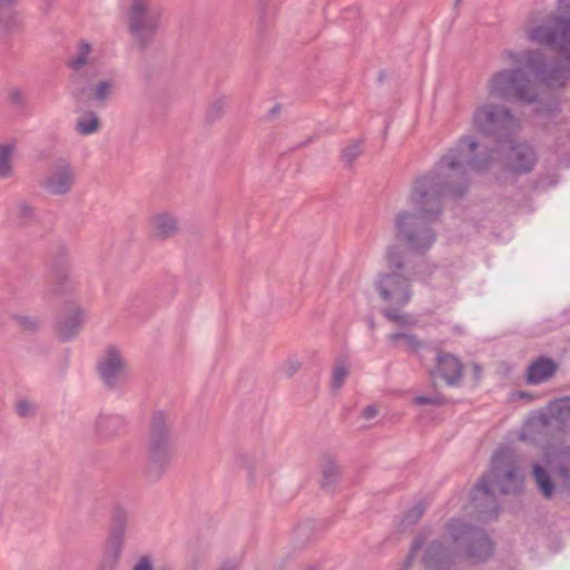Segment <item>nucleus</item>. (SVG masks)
<instances>
[{"instance_id":"obj_1","label":"nucleus","mask_w":570,"mask_h":570,"mask_svg":"<svg viewBox=\"0 0 570 570\" xmlns=\"http://www.w3.org/2000/svg\"><path fill=\"white\" fill-rule=\"evenodd\" d=\"M479 140L471 135L458 139L455 147L443 155L434 168L412 184L409 200L417 213L401 210L394 219L395 239L410 249L424 255L436 239L431 224L444 210V197H463L469 189L468 168L475 173L488 171L494 161V153H478Z\"/></svg>"},{"instance_id":"obj_2","label":"nucleus","mask_w":570,"mask_h":570,"mask_svg":"<svg viewBox=\"0 0 570 570\" xmlns=\"http://www.w3.org/2000/svg\"><path fill=\"white\" fill-rule=\"evenodd\" d=\"M492 478L501 494L519 493L523 488V475L508 448L498 450L493 455ZM492 479L483 474L470 492L475 518L487 522L498 515L500 505L491 490Z\"/></svg>"},{"instance_id":"obj_3","label":"nucleus","mask_w":570,"mask_h":570,"mask_svg":"<svg viewBox=\"0 0 570 570\" xmlns=\"http://www.w3.org/2000/svg\"><path fill=\"white\" fill-rule=\"evenodd\" d=\"M489 94L502 100L515 99L527 105L537 104L535 115L547 119L556 117L561 111L559 100H539V94L523 68L502 69L495 72L490 79Z\"/></svg>"},{"instance_id":"obj_4","label":"nucleus","mask_w":570,"mask_h":570,"mask_svg":"<svg viewBox=\"0 0 570 570\" xmlns=\"http://www.w3.org/2000/svg\"><path fill=\"white\" fill-rule=\"evenodd\" d=\"M519 127L518 118L512 114L510 108L503 105L488 102L476 107L472 115L473 130L478 135L490 138L497 144V147L489 148L479 142L480 147L478 148V153H494V164L499 148H502L504 142L511 141Z\"/></svg>"},{"instance_id":"obj_5","label":"nucleus","mask_w":570,"mask_h":570,"mask_svg":"<svg viewBox=\"0 0 570 570\" xmlns=\"http://www.w3.org/2000/svg\"><path fill=\"white\" fill-rule=\"evenodd\" d=\"M147 454L146 473L150 481L156 482L165 474L175 454L173 423L163 411L153 414Z\"/></svg>"},{"instance_id":"obj_6","label":"nucleus","mask_w":570,"mask_h":570,"mask_svg":"<svg viewBox=\"0 0 570 570\" xmlns=\"http://www.w3.org/2000/svg\"><path fill=\"white\" fill-rule=\"evenodd\" d=\"M444 531L455 550H462L465 558L474 564L487 562L494 553V543L487 532L461 518L449 519Z\"/></svg>"},{"instance_id":"obj_7","label":"nucleus","mask_w":570,"mask_h":570,"mask_svg":"<svg viewBox=\"0 0 570 570\" xmlns=\"http://www.w3.org/2000/svg\"><path fill=\"white\" fill-rule=\"evenodd\" d=\"M128 29L140 50L147 49L160 26L161 11L150 8L148 0H132L128 12Z\"/></svg>"},{"instance_id":"obj_8","label":"nucleus","mask_w":570,"mask_h":570,"mask_svg":"<svg viewBox=\"0 0 570 570\" xmlns=\"http://www.w3.org/2000/svg\"><path fill=\"white\" fill-rule=\"evenodd\" d=\"M127 511L117 505L112 510L111 527L104 544L102 557L98 570H116L124 550L125 534L128 524Z\"/></svg>"},{"instance_id":"obj_9","label":"nucleus","mask_w":570,"mask_h":570,"mask_svg":"<svg viewBox=\"0 0 570 570\" xmlns=\"http://www.w3.org/2000/svg\"><path fill=\"white\" fill-rule=\"evenodd\" d=\"M504 53L517 62H523L540 83L547 87H551L557 82L564 85V68L559 63H549L546 53L541 50H527L522 59L520 55L510 50L504 51Z\"/></svg>"},{"instance_id":"obj_10","label":"nucleus","mask_w":570,"mask_h":570,"mask_svg":"<svg viewBox=\"0 0 570 570\" xmlns=\"http://www.w3.org/2000/svg\"><path fill=\"white\" fill-rule=\"evenodd\" d=\"M91 52L90 43L81 41L78 45V52L73 58L67 61V67L71 70L70 81L72 98L82 99L85 95V85L96 80L99 76V68L94 60L89 58Z\"/></svg>"},{"instance_id":"obj_11","label":"nucleus","mask_w":570,"mask_h":570,"mask_svg":"<svg viewBox=\"0 0 570 570\" xmlns=\"http://www.w3.org/2000/svg\"><path fill=\"white\" fill-rule=\"evenodd\" d=\"M414 276L399 272L380 274L375 289L387 306L404 307L412 297L411 281Z\"/></svg>"},{"instance_id":"obj_12","label":"nucleus","mask_w":570,"mask_h":570,"mask_svg":"<svg viewBox=\"0 0 570 570\" xmlns=\"http://www.w3.org/2000/svg\"><path fill=\"white\" fill-rule=\"evenodd\" d=\"M127 362L115 345H109L97 362V372L109 391L121 389L127 382Z\"/></svg>"},{"instance_id":"obj_13","label":"nucleus","mask_w":570,"mask_h":570,"mask_svg":"<svg viewBox=\"0 0 570 570\" xmlns=\"http://www.w3.org/2000/svg\"><path fill=\"white\" fill-rule=\"evenodd\" d=\"M508 147L504 157V169L509 173L522 175L533 170L537 164V154L534 149L523 142H514L513 138L510 142H504L502 149ZM502 150L499 148L497 159L501 155Z\"/></svg>"},{"instance_id":"obj_14","label":"nucleus","mask_w":570,"mask_h":570,"mask_svg":"<svg viewBox=\"0 0 570 570\" xmlns=\"http://www.w3.org/2000/svg\"><path fill=\"white\" fill-rule=\"evenodd\" d=\"M85 322V311L72 301H66L61 313L57 316L55 331L60 342L73 340Z\"/></svg>"},{"instance_id":"obj_15","label":"nucleus","mask_w":570,"mask_h":570,"mask_svg":"<svg viewBox=\"0 0 570 570\" xmlns=\"http://www.w3.org/2000/svg\"><path fill=\"white\" fill-rule=\"evenodd\" d=\"M52 286L47 293L48 296H67L72 291V282L69 278L67 247L59 245L53 255L51 265Z\"/></svg>"},{"instance_id":"obj_16","label":"nucleus","mask_w":570,"mask_h":570,"mask_svg":"<svg viewBox=\"0 0 570 570\" xmlns=\"http://www.w3.org/2000/svg\"><path fill=\"white\" fill-rule=\"evenodd\" d=\"M75 183L76 175L70 163L60 159L43 179L41 186L50 195L63 196L72 189Z\"/></svg>"},{"instance_id":"obj_17","label":"nucleus","mask_w":570,"mask_h":570,"mask_svg":"<svg viewBox=\"0 0 570 570\" xmlns=\"http://www.w3.org/2000/svg\"><path fill=\"white\" fill-rule=\"evenodd\" d=\"M455 550L441 539L432 540L424 550L422 562L429 570H455Z\"/></svg>"},{"instance_id":"obj_18","label":"nucleus","mask_w":570,"mask_h":570,"mask_svg":"<svg viewBox=\"0 0 570 570\" xmlns=\"http://www.w3.org/2000/svg\"><path fill=\"white\" fill-rule=\"evenodd\" d=\"M435 368L440 377L449 386H459L463 377V364L458 356L438 351L435 356Z\"/></svg>"},{"instance_id":"obj_19","label":"nucleus","mask_w":570,"mask_h":570,"mask_svg":"<svg viewBox=\"0 0 570 570\" xmlns=\"http://www.w3.org/2000/svg\"><path fill=\"white\" fill-rule=\"evenodd\" d=\"M83 87V98H73L77 105L94 104L97 107H104L116 91V82L112 79H104L98 82L94 80L90 83H86Z\"/></svg>"},{"instance_id":"obj_20","label":"nucleus","mask_w":570,"mask_h":570,"mask_svg":"<svg viewBox=\"0 0 570 570\" xmlns=\"http://www.w3.org/2000/svg\"><path fill=\"white\" fill-rule=\"evenodd\" d=\"M557 371L558 364L551 357L541 355L528 365L525 381L528 384L538 385L554 376Z\"/></svg>"},{"instance_id":"obj_21","label":"nucleus","mask_w":570,"mask_h":570,"mask_svg":"<svg viewBox=\"0 0 570 570\" xmlns=\"http://www.w3.org/2000/svg\"><path fill=\"white\" fill-rule=\"evenodd\" d=\"M126 426V420L118 414L100 413L95 422V434L100 441H109L120 434Z\"/></svg>"},{"instance_id":"obj_22","label":"nucleus","mask_w":570,"mask_h":570,"mask_svg":"<svg viewBox=\"0 0 570 570\" xmlns=\"http://www.w3.org/2000/svg\"><path fill=\"white\" fill-rule=\"evenodd\" d=\"M386 262L392 272H399L410 276H419L422 272L416 269V267L425 266L424 259L420 258V263L416 266L411 268L407 267V264L403 258V253L397 246L389 247L386 252Z\"/></svg>"},{"instance_id":"obj_23","label":"nucleus","mask_w":570,"mask_h":570,"mask_svg":"<svg viewBox=\"0 0 570 570\" xmlns=\"http://www.w3.org/2000/svg\"><path fill=\"white\" fill-rule=\"evenodd\" d=\"M321 488L325 491H333L342 476V470L340 465L332 456L325 455L321 463Z\"/></svg>"},{"instance_id":"obj_24","label":"nucleus","mask_w":570,"mask_h":570,"mask_svg":"<svg viewBox=\"0 0 570 570\" xmlns=\"http://www.w3.org/2000/svg\"><path fill=\"white\" fill-rule=\"evenodd\" d=\"M153 235L158 239L171 237L177 232V220L169 214L156 215L151 220Z\"/></svg>"},{"instance_id":"obj_25","label":"nucleus","mask_w":570,"mask_h":570,"mask_svg":"<svg viewBox=\"0 0 570 570\" xmlns=\"http://www.w3.org/2000/svg\"><path fill=\"white\" fill-rule=\"evenodd\" d=\"M532 475L541 494L550 499L556 491V484L549 471L539 463H535L532 468Z\"/></svg>"},{"instance_id":"obj_26","label":"nucleus","mask_w":570,"mask_h":570,"mask_svg":"<svg viewBox=\"0 0 570 570\" xmlns=\"http://www.w3.org/2000/svg\"><path fill=\"white\" fill-rule=\"evenodd\" d=\"M551 417L561 426H570V396L561 397L549 404Z\"/></svg>"},{"instance_id":"obj_27","label":"nucleus","mask_w":570,"mask_h":570,"mask_svg":"<svg viewBox=\"0 0 570 570\" xmlns=\"http://www.w3.org/2000/svg\"><path fill=\"white\" fill-rule=\"evenodd\" d=\"M101 128V121L99 117L92 110L86 111L76 121L75 129L79 135L89 136Z\"/></svg>"},{"instance_id":"obj_28","label":"nucleus","mask_w":570,"mask_h":570,"mask_svg":"<svg viewBox=\"0 0 570 570\" xmlns=\"http://www.w3.org/2000/svg\"><path fill=\"white\" fill-rule=\"evenodd\" d=\"M387 340L393 347H399V344L402 341L406 347V351L415 354L419 353V351L423 347V342L419 340L416 335L410 333H391L387 335Z\"/></svg>"},{"instance_id":"obj_29","label":"nucleus","mask_w":570,"mask_h":570,"mask_svg":"<svg viewBox=\"0 0 570 570\" xmlns=\"http://www.w3.org/2000/svg\"><path fill=\"white\" fill-rule=\"evenodd\" d=\"M403 307L386 306L381 311L383 317L390 322H393L400 326H413L416 324V318L410 314H401L400 309Z\"/></svg>"},{"instance_id":"obj_30","label":"nucleus","mask_w":570,"mask_h":570,"mask_svg":"<svg viewBox=\"0 0 570 570\" xmlns=\"http://www.w3.org/2000/svg\"><path fill=\"white\" fill-rule=\"evenodd\" d=\"M22 22L21 13L18 10L10 8L0 11V27L4 31L11 32L18 30L22 26Z\"/></svg>"},{"instance_id":"obj_31","label":"nucleus","mask_w":570,"mask_h":570,"mask_svg":"<svg viewBox=\"0 0 570 570\" xmlns=\"http://www.w3.org/2000/svg\"><path fill=\"white\" fill-rule=\"evenodd\" d=\"M350 370L346 358L341 357L335 361L333 371H332V379H331V386L333 390H340L344 383L346 377L348 376Z\"/></svg>"},{"instance_id":"obj_32","label":"nucleus","mask_w":570,"mask_h":570,"mask_svg":"<svg viewBox=\"0 0 570 570\" xmlns=\"http://www.w3.org/2000/svg\"><path fill=\"white\" fill-rule=\"evenodd\" d=\"M426 510V504L424 502H417L413 507H411L406 512L404 513L399 528L405 529L407 527L415 525L421 518L423 517L424 512Z\"/></svg>"},{"instance_id":"obj_33","label":"nucleus","mask_w":570,"mask_h":570,"mask_svg":"<svg viewBox=\"0 0 570 570\" xmlns=\"http://www.w3.org/2000/svg\"><path fill=\"white\" fill-rule=\"evenodd\" d=\"M13 154L12 145H0V177L8 178L12 175L11 157Z\"/></svg>"},{"instance_id":"obj_34","label":"nucleus","mask_w":570,"mask_h":570,"mask_svg":"<svg viewBox=\"0 0 570 570\" xmlns=\"http://www.w3.org/2000/svg\"><path fill=\"white\" fill-rule=\"evenodd\" d=\"M362 153L363 140H354L342 150L341 158L345 163L346 167H352Z\"/></svg>"},{"instance_id":"obj_35","label":"nucleus","mask_w":570,"mask_h":570,"mask_svg":"<svg viewBox=\"0 0 570 570\" xmlns=\"http://www.w3.org/2000/svg\"><path fill=\"white\" fill-rule=\"evenodd\" d=\"M16 216L21 226H28L37 219L35 208L26 200H21L17 204Z\"/></svg>"},{"instance_id":"obj_36","label":"nucleus","mask_w":570,"mask_h":570,"mask_svg":"<svg viewBox=\"0 0 570 570\" xmlns=\"http://www.w3.org/2000/svg\"><path fill=\"white\" fill-rule=\"evenodd\" d=\"M426 542V535L424 533H417L410 547L407 557L403 563V567L400 570H409L412 566L413 560L415 559L417 552L423 548Z\"/></svg>"},{"instance_id":"obj_37","label":"nucleus","mask_w":570,"mask_h":570,"mask_svg":"<svg viewBox=\"0 0 570 570\" xmlns=\"http://www.w3.org/2000/svg\"><path fill=\"white\" fill-rule=\"evenodd\" d=\"M426 542V535L424 533H417L410 547L407 557L403 563V567L400 570H409L412 566L413 560L415 559L417 552L423 548Z\"/></svg>"},{"instance_id":"obj_38","label":"nucleus","mask_w":570,"mask_h":570,"mask_svg":"<svg viewBox=\"0 0 570 570\" xmlns=\"http://www.w3.org/2000/svg\"><path fill=\"white\" fill-rule=\"evenodd\" d=\"M11 317L18 326L26 332L35 333L40 328L41 322L36 316L13 314Z\"/></svg>"},{"instance_id":"obj_39","label":"nucleus","mask_w":570,"mask_h":570,"mask_svg":"<svg viewBox=\"0 0 570 570\" xmlns=\"http://www.w3.org/2000/svg\"><path fill=\"white\" fill-rule=\"evenodd\" d=\"M257 6L259 11L258 31L262 33L267 29L274 11L268 8V0H257Z\"/></svg>"},{"instance_id":"obj_40","label":"nucleus","mask_w":570,"mask_h":570,"mask_svg":"<svg viewBox=\"0 0 570 570\" xmlns=\"http://www.w3.org/2000/svg\"><path fill=\"white\" fill-rule=\"evenodd\" d=\"M413 403L416 405L443 406L449 403V400L442 393H435L433 396L417 395L413 399Z\"/></svg>"},{"instance_id":"obj_41","label":"nucleus","mask_w":570,"mask_h":570,"mask_svg":"<svg viewBox=\"0 0 570 570\" xmlns=\"http://www.w3.org/2000/svg\"><path fill=\"white\" fill-rule=\"evenodd\" d=\"M225 110V101L224 99L215 100L208 108L206 112V122L212 124L218 119H220L224 115Z\"/></svg>"},{"instance_id":"obj_42","label":"nucleus","mask_w":570,"mask_h":570,"mask_svg":"<svg viewBox=\"0 0 570 570\" xmlns=\"http://www.w3.org/2000/svg\"><path fill=\"white\" fill-rule=\"evenodd\" d=\"M16 412L20 417H28V416L35 415L36 407L30 401L20 400L16 404Z\"/></svg>"},{"instance_id":"obj_43","label":"nucleus","mask_w":570,"mask_h":570,"mask_svg":"<svg viewBox=\"0 0 570 570\" xmlns=\"http://www.w3.org/2000/svg\"><path fill=\"white\" fill-rule=\"evenodd\" d=\"M9 102L17 107H22L24 104V97L21 89L16 88L9 92L8 96Z\"/></svg>"},{"instance_id":"obj_44","label":"nucleus","mask_w":570,"mask_h":570,"mask_svg":"<svg viewBox=\"0 0 570 570\" xmlns=\"http://www.w3.org/2000/svg\"><path fill=\"white\" fill-rule=\"evenodd\" d=\"M131 570H155V568L151 558L149 556H142Z\"/></svg>"},{"instance_id":"obj_45","label":"nucleus","mask_w":570,"mask_h":570,"mask_svg":"<svg viewBox=\"0 0 570 570\" xmlns=\"http://www.w3.org/2000/svg\"><path fill=\"white\" fill-rule=\"evenodd\" d=\"M242 558L226 559L216 570H238L242 566Z\"/></svg>"},{"instance_id":"obj_46","label":"nucleus","mask_w":570,"mask_h":570,"mask_svg":"<svg viewBox=\"0 0 570 570\" xmlns=\"http://www.w3.org/2000/svg\"><path fill=\"white\" fill-rule=\"evenodd\" d=\"M377 415V409L374 405H367L363 410V417L371 420Z\"/></svg>"},{"instance_id":"obj_47","label":"nucleus","mask_w":570,"mask_h":570,"mask_svg":"<svg viewBox=\"0 0 570 570\" xmlns=\"http://www.w3.org/2000/svg\"><path fill=\"white\" fill-rule=\"evenodd\" d=\"M20 0H0V11L14 8Z\"/></svg>"},{"instance_id":"obj_48","label":"nucleus","mask_w":570,"mask_h":570,"mask_svg":"<svg viewBox=\"0 0 570 570\" xmlns=\"http://www.w3.org/2000/svg\"><path fill=\"white\" fill-rule=\"evenodd\" d=\"M558 474L564 480L570 481V471L564 465L558 468Z\"/></svg>"},{"instance_id":"obj_49","label":"nucleus","mask_w":570,"mask_h":570,"mask_svg":"<svg viewBox=\"0 0 570 570\" xmlns=\"http://www.w3.org/2000/svg\"><path fill=\"white\" fill-rule=\"evenodd\" d=\"M299 367H301V363H298V362L291 363V365L288 367V375L289 376L294 375L298 371Z\"/></svg>"},{"instance_id":"obj_50","label":"nucleus","mask_w":570,"mask_h":570,"mask_svg":"<svg viewBox=\"0 0 570 570\" xmlns=\"http://www.w3.org/2000/svg\"><path fill=\"white\" fill-rule=\"evenodd\" d=\"M559 4L563 11L570 12V0H559Z\"/></svg>"},{"instance_id":"obj_51","label":"nucleus","mask_w":570,"mask_h":570,"mask_svg":"<svg viewBox=\"0 0 570 570\" xmlns=\"http://www.w3.org/2000/svg\"><path fill=\"white\" fill-rule=\"evenodd\" d=\"M312 140H313V137H309L308 139L297 144L294 148H292V150L303 148V147L307 146V144H309Z\"/></svg>"},{"instance_id":"obj_52","label":"nucleus","mask_w":570,"mask_h":570,"mask_svg":"<svg viewBox=\"0 0 570 570\" xmlns=\"http://www.w3.org/2000/svg\"><path fill=\"white\" fill-rule=\"evenodd\" d=\"M367 325H368L370 330H372V331L375 328V320L373 316L367 318Z\"/></svg>"},{"instance_id":"obj_53","label":"nucleus","mask_w":570,"mask_h":570,"mask_svg":"<svg viewBox=\"0 0 570 570\" xmlns=\"http://www.w3.org/2000/svg\"><path fill=\"white\" fill-rule=\"evenodd\" d=\"M278 111H279V106H278V105H276V106H274V107L269 110V114H271V116H275V115H277V114H278Z\"/></svg>"},{"instance_id":"obj_54","label":"nucleus","mask_w":570,"mask_h":570,"mask_svg":"<svg viewBox=\"0 0 570 570\" xmlns=\"http://www.w3.org/2000/svg\"><path fill=\"white\" fill-rule=\"evenodd\" d=\"M473 368H474L475 375L479 376L482 371L481 366L479 364H474Z\"/></svg>"},{"instance_id":"obj_55","label":"nucleus","mask_w":570,"mask_h":570,"mask_svg":"<svg viewBox=\"0 0 570 570\" xmlns=\"http://www.w3.org/2000/svg\"><path fill=\"white\" fill-rule=\"evenodd\" d=\"M519 395L521 399H527V400L531 399V395L528 392H520Z\"/></svg>"},{"instance_id":"obj_56","label":"nucleus","mask_w":570,"mask_h":570,"mask_svg":"<svg viewBox=\"0 0 570 570\" xmlns=\"http://www.w3.org/2000/svg\"><path fill=\"white\" fill-rule=\"evenodd\" d=\"M159 570H174L171 566H161Z\"/></svg>"},{"instance_id":"obj_57","label":"nucleus","mask_w":570,"mask_h":570,"mask_svg":"<svg viewBox=\"0 0 570 570\" xmlns=\"http://www.w3.org/2000/svg\"><path fill=\"white\" fill-rule=\"evenodd\" d=\"M383 77H384V73H383V72H381V73H380V77H379V81H380V82H382V81H383Z\"/></svg>"},{"instance_id":"obj_58","label":"nucleus","mask_w":570,"mask_h":570,"mask_svg":"<svg viewBox=\"0 0 570 570\" xmlns=\"http://www.w3.org/2000/svg\"><path fill=\"white\" fill-rule=\"evenodd\" d=\"M307 570H317V568L316 567H309V568H307Z\"/></svg>"},{"instance_id":"obj_59","label":"nucleus","mask_w":570,"mask_h":570,"mask_svg":"<svg viewBox=\"0 0 570 570\" xmlns=\"http://www.w3.org/2000/svg\"><path fill=\"white\" fill-rule=\"evenodd\" d=\"M297 531H298V532H302V531H303V528H302V527H298Z\"/></svg>"},{"instance_id":"obj_60","label":"nucleus","mask_w":570,"mask_h":570,"mask_svg":"<svg viewBox=\"0 0 570 570\" xmlns=\"http://www.w3.org/2000/svg\"><path fill=\"white\" fill-rule=\"evenodd\" d=\"M461 0H456V3H459Z\"/></svg>"}]
</instances>
